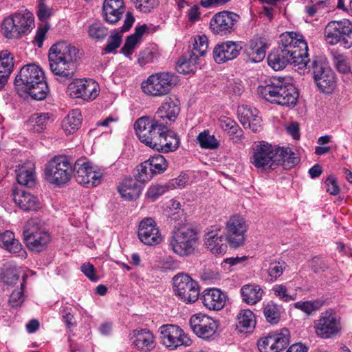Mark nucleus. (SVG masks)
Wrapping results in <instances>:
<instances>
[{
  "mask_svg": "<svg viewBox=\"0 0 352 352\" xmlns=\"http://www.w3.org/2000/svg\"><path fill=\"white\" fill-rule=\"evenodd\" d=\"M103 16L104 20L110 23L115 24L118 22L122 16L124 10H115L113 9L110 8L107 6V8H103Z\"/></svg>",
  "mask_w": 352,
  "mask_h": 352,
  "instance_id": "obj_51",
  "label": "nucleus"
},
{
  "mask_svg": "<svg viewBox=\"0 0 352 352\" xmlns=\"http://www.w3.org/2000/svg\"><path fill=\"white\" fill-rule=\"evenodd\" d=\"M227 132L230 138L234 142H236L241 140L243 135L242 129L239 126V125L236 123Z\"/></svg>",
  "mask_w": 352,
  "mask_h": 352,
  "instance_id": "obj_64",
  "label": "nucleus"
},
{
  "mask_svg": "<svg viewBox=\"0 0 352 352\" xmlns=\"http://www.w3.org/2000/svg\"><path fill=\"white\" fill-rule=\"evenodd\" d=\"M146 161L151 167V170H153L155 175L161 174L167 169L168 162L162 155H154Z\"/></svg>",
  "mask_w": 352,
  "mask_h": 352,
  "instance_id": "obj_41",
  "label": "nucleus"
},
{
  "mask_svg": "<svg viewBox=\"0 0 352 352\" xmlns=\"http://www.w3.org/2000/svg\"><path fill=\"white\" fill-rule=\"evenodd\" d=\"M222 234H219L217 230H211L206 233L205 245L214 254H222L226 252L227 244Z\"/></svg>",
  "mask_w": 352,
  "mask_h": 352,
  "instance_id": "obj_30",
  "label": "nucleus"
},
{
  "mask_svg": "<svg viewBox=\"0 0 352 352\" xmlns=\"http://www.w3.org/2000/svg\"><path fill=\"white\" fill-rule=\"evenodd\" d=\"M236 320V327L240 331L254 328L256 324L254 314L250 309L241 310L237 315Z\"/></svg>",
  "mask_w": 352,
  "mask_h": 352,
  "instance_id": "obj_36",
  "label": "nucleus"
},
{
  "mask_svg": "<svg viewBox=\"0 0 352 352\" xmlns=\"http://www.w3.org/2000/svg\"><path fill=\"white\" fill-rule=\"evenodd\" d=\"M160 330L162 344L170 349H175L180 346H188L192 343L190 338L177 326L163 325Z\"/></svg>",
  "mask_w": 352,
  "mask_h": 352,
  "instance_id": "obj_17",
  "label": "nucleus"
},
{
  "mask_svg": "<svg viewBox=\"0 0 352 352\" xmlns=\"http://www.w3.org/2000/svg\"><path fill=\"white\" fill-rule=\"evenodd\" d=\"M67 92L71 97L91 101L99 94L98 85L92 80L76 79L68 85Z\"/></svg>",
  "mask_w": 352,
  "mask_h": 352,
  "instance_id": "obj_18",
  "label": "nucleus"
},
{
  "mask_svg": "<svg viewBox=\"0 0 352 352\" xmlns=\"http://www.w3.org/2000/svg\"><path fill=\"white\" fill-rule=\"evenodd\" d=\"M34 26V16L30 12H16L6 19L3 31L8 38H18L28 34Z\"/></svg>",
  "mask_w": 352,
  "mask_h": 352,
  "instance_id": "obj_12",
  "label": "nucleus"
},
{
  "mask_svg": "<svg viewBox=\"0 0 352 352\" xmlns=\"http://www.w3.org/2000/svg\"><path fill=\"white\" fill-rule=\"evenodd\" d=\"M197 67L186 55L181 57L177 63V71L184 74L195 72Z\"/></svg>",
  "mask_w": 352,
  "mask_h": 352,
  "instance_id": "obj_47",
  "label": "nucleus"
},
{
  "mask_svg": "<svg viewBox=\"0 0 352 352\" xmlns=\"http://www.w3.org/2000/svg\"><path fill=\"white\" fill-rule=\"evenodd\" d=\"M198 244L199 234L189 226L178 228L169 240L170 249L179 256H188L194 254Z\"/></svg>",
  "mask_w": 352,
  "mask_h": 352,
  "instance_id": "obj_7",
  "label": "nucleus"
},
{
  "mask_svg": "<svg viewBox=\"0 0 352 352\" xmlns=\"http://www.w3.org/2000/svg\"><path fill=\"white\" fill-rule=\"evenodd\" d=\"M50 120V115L47 113H36L32 116L30 121L34 124V129L37 132L43 131Z\"/></svg>",
  "mask_w": 352,
  "mask_h": 352,
  "instance_id": "obj_46",
  "label": "nucleus"
},
{
  "mask_svg": "<svg viewBox=\"0 0 352 352\" xmlns=\"http://www.w3.org/2000/svg\"><path fill=\"white\" fill-rule=\"evenodd\" d=\"M139 41L140 40L133 34L129 36L122 48L123 54L126 56H130L133 53L135 45L139 42Z\"/></svg>",
  "mask_w": 352,
  "mask_h": 352,
  "instance_id": "obj_57",
  "label": "nucleus"
},
{
  "mask_svg": "<svg viewBox=\"0 0 352 352\" xmlns=\"http://www.w3.org/2000/svg\"><path fill=\"white\" fill-rule=\"evenodd\" d=\"M336 65L337 69L343 74H346L350 71L348 59L343 55L339 54L336 57Z\"/></svg>",
  "mask_w": 352,
  "mask_h": 352,
  "instance_id": "obj_59",
  "label": "nucleus"
},
{
  "mask_svg": "<svg viewBox=\"0 0 352 352\" xmlns=\"http://www.w3.org/2000/svg\"><path fill=\"white\" fill-rule=\"evenodd\" d=\"M72 160L66 155H58L52 158L45 167L46 179L58 186L67 183L74 172Z\"/></svg>",
  "mask_w": 352,
  "mask_h": 352,
  "instance_id": "obj_9",
  "label": "nucleus"
},
{
  "mask_svg": "<svg viewBox=\"0 0 352 352\" xmlns=\"http://www.w3.org/2000/svg\"><path fill=\"white\" fill-rule=\"evenodd\" d=\"M131 340L137 349L144 352L151 351L155 346L154 336L146 329L134 330L131 336Z\"/></svg>",
  "mask_w": 352,
  "mask_h": 352,
  "instance_id": "obj_25",
  "label": "nucleus"
},
{
  "mask_svg": "<svg viewBox=\"0 0 352 352\" xmlns=\"http://www.w3.org/2000/svg\"><path fill=\"white\" fill-rule=\"evenodd\" d=\"M244 54L246 62L259 63L265 56V44L258 38H254L245 45Z\"/></svg>",
  "mask_w": 352,
  "mask_h": 352,
  "instance_id": "obj_27",
  "label": "nucleus"
},
{
  "mask_svg": "<svg viewBox=\"0 0 352 352\" xmlns=\"http://www.w3.org/2000/svg\"><path fill=\"white\" fill-rule=\"evenodd\" d=\"M226 239L233 248L242 245L245 240L247 225L245 219L239 215H233L226 223Z\"/></svg>",
  "mask_w": 352,
  "mask_h": 352,
  "instance_id": "obj_19",
  "label": "nucleus"
},
{
  "mask_svg": "<svg viewBox=\"0 0 352 352\" xmlns=\"http://www.w3.org/2000/svg\"><path fill=\"white\" fill-rule=\"evenodd\" d=\"M138 235L139 239L147 245H156L162 241L160 230L152 218H145L140 221Z\"/></svg>",
  "mask_w": 352,
  "mask_h": 352,
  "instance_id": "obj_23",
  "label": "nucleus"
},
{
  "mask_svg": "<svg viewBox=\"0 0 352 352\" xmlns=\"http://www.w3.org/2000/svg\"><path fill=\"white\" fill-rule=\"evenodd\" d=\"M23 236L28 248L36 252L45 250L51 241L50 234L37 218L30 219L25 223Z\"/></svg>",
  "mask_w": 352,
  "mask_h": 352,
  "instance_id": "obj_8",
  "label": "nucleus"
},
{
  "mask_svg": "<svg viewBox=\"0 0 352 352\" xmlns=\"http://www.w3.org/2000/svg\"><path fill=\"white\" fill-rule=\"evenodd\" d=\"M189 324L192 331L198 337L204 339H208L214 335L218 327L216 320L201 314L191 316Z\"/></svg>",
  "mask_w": 352,
  "mask_h": 352,
  "instance_id": "obj_20",
  "label": "nucleus"
},
{
  "mask_svg": "<svg viewBox=\"0 0 352 352\" xmlns=\"http://www.w3.org/2000/svg\"><path fill=\"white\" fill-rule=\"evenodd\" d=\"M179 100L175 96L167 97L158 108L153 118L144 116L137 120H144L151 126H168L175 122L180 111Z\"/></svg>",
  "mask_w": 352,
  "mask_h": 352,
  "instance_id": "obj_13",
  "label": "nucleus"
},
{
  "mask_svg": "<svg viewBox=\"0 0 352 352\" xmlns=\"http://www.w3.org/2000/svg\"><path fill=\"white\" fill-rule=\"evenodd\" d=\"M139 41L140 40L133 34L129 36L122 48L123 54L126 56H130L133 53L135 45L139 42Z\"/></svg>",
  "mask_w": 352,
  "mask_h": 352,
  "instance_id": "obj_56",
  "label": "nucleus"
},
{
  "mask_svg": "<svg viewBox=\"0 0 352 352\" xmlns=\"http://www.w3.org/2000/svg\"><path fill=\"white\" fill-rule=\"evenodd\" d=\"M311 69L314 81L323 93L331 94L336 87V74L321 60H314Z\"/></svg>",
  "mask_w": 352,
  "mask_h": 352,
  "instance_id": "obj_15",
  "label": "nucleus"
},
{
  "mask_svg": "<svg viewBox=\"0 0 352 352\" xmlns=\"http://www.w3.org/2000/svg\"><path fill=\"white\" fill-rule=\"evenodd\" d=\"M200 146L206 149H216L219 146V142L214 135H210L208 131L201 132L197 137Z\"/></svg>",
  "mask_w": 352,
  "mask_h": 352,
  "instance_id": "obj_39",
  "label": "nucleus"
},
{
  "mask_svg": "<svg viewBox=\"0 0 352 352\" xmlns=\"http://www.w3.org/2000/svg\"><path fill=\"white\" fill-rule=\"evenodd\" d=\"M325 184L327 187V191L331 195H336L339 193L340 188L338 186L336 179L333 176H329L325 181Z\"/></svg>",
  "mask_w": 352,
  "mask_h": 352,
  "instance_id": "obj_61",
  "label": "nucleus"
},
{
  "mask_svg": "<svg viewBox=\"0 0 352 352\" xmlns=\"http://www.w3.org/2000/svg\"><path fill=\"white\" fill-rule=\"evenodd\" d=\"M137 171L138 173L135 175V177L141 183L149 181L155 175V173L151 170V167L146 160L142 162L137 167Z\"/></svg>",
  "mask_w": 352,
  "mask_h": 352,
  "instance_id": "obj_43",
  "label": "nucleus"
},
{
  "mask_svg": "<svg viewBox=\"0 0 352 352\" xmlns=\"http://www.w3.org/2000/svg\"><path fill=\"white\" fill-rule=\"evenodd\" d=\"M122 42V36L119 33L111 34L108 39L104 50L106 53H112L120 46Z\"/></svg>",
  "mask_w": 352,
  "mask_h": 352,
  "instance_id": "obj_54",
  "label": "nucleus"
},
{
  "mask_svg": "<svg viewBox=\"0 0 352 352\" xmlns=\"http://www.w3.org/2000/svg\"><path fill=\"white\" fill-rule=\"evenodd\" d=\"M272 291L277 298L284 302H289L295 300V297L288 294L287 287L283 284L274 285L272 288Z\"/></svg>",
  "mask_w": 352,
  "mask_h": 352,
  "instance_id": "obj_50",
  "label": "nucleus"
},
{
  "mask_svg": "<svg viewBox=\"0 0 352 352\" xmlns=\"http://www.w3.org/2000/svg\"><path fill=\"white\" fill-rule=\"evenodd\" d=\"M257 92L266 101L288 108H293L298 98L295 86L280 77L265 80L258 87Z\"/></svg>",
  "mask_w": 352,
  "mask_h": 352,
  "instance_id": "obj_5",
  "label": "nucleus"
},
{
  "mask_svg": "<svg viewBox=\"0 0 352 352\" xmlns=\"http://www.w3.org/2000/svg\"><path fill=\"white\" fill-rule=\"evenodd\" d=\"M178 83V76L175 74L164 72L150 75L142 82V89L148 96L162 97L170 93Z\"/></svg>",
  "mask_w": 352,
  "mask_h": 352,
  "instance_id": "obj_10",
  "label": "nucleus"
},
{
  "mask_svg": "<svg viewBox=\"0 0 352 352\" xmlns=\"http://www.w3.org/2000/svg\"><path fill=\"white\" fill-rule=\"evenodd\" d=\"M138 182L135 177L125 179L118 187L120 195L128 200L136 199L142 190V186Z\"/></svg>",
  "mask_w": 352,
  "mask_h": 352,
  "instance_id": "obj_32",
  "label": "nucleus"
},
{
  "mask_svg": "<svg viewBox=\"0 0 352 352\" xmlns=\"http://www.w3.org/2000/svg\"><path fill=\"white\" fill-rule=\"evenodd\" d=\"M82 116L78 109L72 111L62 121V128L67 135L74 133L80 126Z\"/></svg>",
  "mask_w": 352,
  "mask_h": 352,
  "instance_id": "obj_34",
  "label": "nucleus"
},
{
  "mask_svg": "<svg viewBox=\"0 0 352 352\" xmlns=\"http://www.w3.org/2000/svg\"><path fill=\"white\" fill-rule=\"evenodd\" d=\"M188 181V178L187 175H179L178 177L175 178L174 179H172L168 186V188L171 187L173 188H182L186 186Z\"/></svg>",
  "mask_w": 352,
  "mask_h": 352,
  "instance_id": "obj_62",
  "label": "nucleus"
},
{
  "mask_svg": "<svg viewBox=\"0 0 352 352\" xmlns=\"http://www.w3.org/2000/svg\"><path fill=\"white\" fill-rule=\"evenodd\" d=\"M239 16L232 12L222 11L214 14L210 22V28L215 34L226 35L232 32Z\"/></svg>",
  "mask_w": 352,
  "mask_h": 352,
  "instance_id": "obj_22",
  "label": "nucleus"
},
{
  "mask_svg": "<svg viewBox=\"0 0 352 352\" xmlns=\"http://www.w3.org/2000/svg\"><path fill=\"white\" fill-rule=\"evenodd\" d=\"M227 296L220 289L211 288L206 289L202 294L203 305L210 310L219 311L226 305Z\"/></svg>",
  "mask_w": 352,
  "mask_h": 352,
  "instance_id": "obj_26",
  "label": "nucleus"
},
{
  "mask_svg": "<svg viewBox=\"0 0 352 352\" xmlns=\"http://www.w3.org/2000/svg\"><path fill=\"white\" fill-rule=\"evenodd\" d=\"M80 58L78 48L66 41L56 42L48 52L50 69L59 82L73 78Z\"/></svg>",
  "mask_w": 352,
  "mask_h": 352,
  "instance_id": "obj_2",
  "label": "nucleus"
},
{
  "mask_svg": "<svg viewBox=\"0 0 352 352\" xmlns=\"http://www.w3.org/2000/svg\"><path fill=\"white\" fill-rule=\"evenodd\" d=\"M241 294L243 300L252 305L261 300L264 292L258 285L248 284L241 287Z\"/></svg>",
  "mask_w": 352,
  "mask_h": 352,
  "instance_id": "obj_33",
  "label": "nucleus"
},
{
  "mask_svg": "<svg viewBox=\"0 0 352 352\" xmlns=\"http://www.w3.org/2000/svg\"><path fill=\"white\" fill-rule=\"evenodd\" d=\"M0 65L2 70L0 73L9 78L14 67V56L8 50H3L0 52Z\"/></svg>",
  "mask_w": 352,
  "mask_h": 352,
  "instance_id": "obj_40",
  "label": "nucleus"
},
{
  "mask_svg": "<svg viewBox=\"0 0 352 352\" xmlns=\"http://www.w3.org/2000/svg\"><path fill=\"white\" fill-rule=\"evenodd\" d=\"M134 129L140 141L153 150L162 153L175 151L179 146V138L167 126H151L144 120H136Z\"/></svg>",
  "mask_w": 352,
  "mask_h": 352,
  "instance_id": "obj_3",
  "label": "nucleus"
},
{
  "mask_svg": "<svg viewBox=\"0 0 352 352\" xmlns=\"http://www.w3.org/2000/svg\"><path fill=\"white\" fill-rule=\"evenodd\" d=\"M263 313L266 320L270 324H277L280 320V309L278 306L272 301L264 305Z\"/></svg>",
  "mask_w": 352,
  "mask_h": 352,
  "instance_id": "obj_37",
  "label": "nucleus"
},
{
  "mask_svg": "<svg viewBox=\"0 0 352 352\" xmlns=\"http://www.w3.org/2000/svg\"><path fill=\"white\" fill-rule=\"evenodd\" d=\"M19 279V275L15 268L6 270L3 277V281L6 285H14Z\"/></svg>",
  "mask_w": 352,
  "mask_h": 352,
  "instance_id": "obj_58",
  "label": "nucleus"
},
{
  "mask_svg": "<svg viewBox=\"0 0 352 352\" xmlns=\"http://www.w3.org/2000/svg\"><path fill=\"white\" fill-rule=\"evenodd\" d=\"M308 45L300 34L286 32L280 36L278 47L267 57L268 65L275 71L284 69L288 64L306 67L309 62Z\"/></svg>",
  "mask_w": 352,
  "mask_h": 352,
  "instance_id": "obj_1",
  "label": "nucleus"
},
{
  "mask_svg": "<svg viewBox=\"0 0 352 352\" xmlns=\"http://www.w3.org/2000/svg\"><path fill=\"white\" fill-rule=\"evenodd\" d=\"M52 15V10L43 3H40L37 10V16L39 20L45 21Z\"/></svg>",
  "mask_w": 352,
  "mask_h": 352,
  "instance_id": "obj_63",
  "label": "nucleus"
},
{
  "mask_svg": "<svg viewBox=\"0 0 352 352\" xmlns=\"http://www.w3.org/2000/svg\"><path fill=\"white\" fill-rule=\"evenodd\" d=\"M272 335L275 352H279L288 346L290 333L287 329H282L280 332L272 333Z\"/></svg>",
  "mask_w": 352,
  "mask_h": 352,
  "instance_id": "obj_38",
  "label": "nucleus"
},
{
  "mask_svg": "<svg viewBox=\"0 0 352 352\" xmlns=\"http://www.w3.org/2000/svg\"><path fill=\"white\" fill-rule=\"evenodd\" d=\"M27 277V275L23 276V282L21 283V288L19 289L13 291L12 293L11 294L9 298V302L12 307L20 306L23 302L25 300V296L23 294V288L25 286V282Z\"/></svg>",
  "mask_w": 352,
  "mask_h": 352,
  "instance_id": "obj_44",
  "label": "nucleus"
},
{
  "mask_svg": "<svg viewBox=\"0 0 352 352\" xmlns=\"http://www.w3.org/2000/svg\"><path fill=\"white\" fill-rule=\"evenodd\" d=\"M89 35L96 39L104 38L108 33L107 29L100 23H95L89 28Z\"/></svg>",
  "mask_w": 352,
  "mask_h": 352,
  "instance_id": "obj_49",
  "label": "nucleus"
},
{
  "mask_svg": "<svg viewBox=\"0 0 352 352\" xmlns=\"http://www.w3.org/2000/svg\"><path fill=\"white\" fill-rule=\"evenodd\" d=\"M274 342L272 333H269L267 336L261 338L258 341V349L261 352H275Z\"/></svg>",
  "mask_w": 352,
  "mask_h": 352,
  "instance_id": "obj_48",
  "label": "nucleus"
},
{
  "mask_svg": "<svg viewBox=\"0 0 352 352\" xmlns=\"http://www.w3.org/2000/svg\"><path fill=\"white\" fill-rule=\"evenodd\" d=\"M286 264L284 262H274L271 263L268 268V274L272 280H275L280 277L285 269Z\"/></svg>",
  "mask_w": 352,
  "mask_h": 352,
  "instance_id": "obj_52",
  "label": "nucleus"
},
{
  "mask_svg": "<svg viewBox=\"0 0 352 352\" xmlns=\"http://www.w3.org/2000/svg\"><path fill=\"white\" fill-rule=\"evenodd\" d=\"M242 46L239 43L226 41L217 44L213 50V58L217 63H222L236 58Z\"/></svg>",
  "mask_w": 352,
  "mask_h": 352,
  "instance_id": "obj_24",
  "label": "nucleus"
},
{
  "mask_svg": "<svg viewBox=\"0 0 352 352\" xmlns=\"http://www.w3.org/2000/svg\"><path fill=\"white\" fill-rule=\"evenodd\" d=\"M74 172L76 171V180L82 185L96 186L100 184L102 175L94 170L89 162L78 160L74 164Z\"/></svg>",
  "mask_w": 352,
  "mask_h": 352,
  "instance_id": "obj_21",
  "label": "nucleus"
},
{
  "mask_svg": "<svg viewBox=\"0 0 352 352\" xmlns=\"http://www.w3.org/2000/svg\"><path fill=\"white\" fill-rule=\"evenodd\" d=\"M0 246L12 254L21 253L22 257L27 255L19 240L14 238V234L10 230L0 233Z\"/></svg>",
  "mask_w": 352,
  "mask_h": 352,
  "instance_id": "obj_31",
  "label": "nucleus"
},
{
  "mask_svg": "<svg viewBox=\"0 0 352 352\" xmlns=\"http://www.w3.org/2000/svg\"><path fill=\"white\" fill-rule=\"evenodd\" d=\"M251 163L262 170L274 168V166L283 165L285 168L298 164L299 160L290 148L275 147L265 142H258L253 146Z\"/></svg>",
  "mask_w": 352,
  "mask_h": 352,
  "instance_id": "obj_4",
  "label": "nucleus"
},
{
  "mask_svg": "<svg viewBox=\"0 0 352 352\" xmlns=\"http://www.w3.org/2000/svg\"><path fill=\"white\" fill-rule=\"evenodd\" d=\"M13 200L19 207L25 210H36L39 207L38 198L22 190H13Z\"/></svg>",
  "mask_w": 352,
  "mask_h": 352,
  "instance_id": "obj_29",
  "label": "nucleus"
},
{
  "mask_svg": "<svg viewBox=\"0 0 352 352\" xmlns=\"http://www.w3.org/2000/svg\"><path fill=\"white\" fill-rule=\"evenodd\" d=\"M324 38L329 45L339 44L344 49L352 47V23L348 19L332 21L324 30Z\"/></svg>",
  "mask_w": 352,
  "mask_h": 352,
  "instance_id": "obj_11",
  "label": "nucleus"
},
{
  "mask_svg": "<svg viewBox=\"0 0 352 352\" xmlns=\"http://www.w3.org/2000/svg\"><path fill=\"white\" fill-rule=\"evenodd\" d=\"M157 54L153 50L146 48L143 51L140 52L138 55V62L142 67L147 63H150L154 61L157 58Z\"/></svg>",
  "mask_w": 352,
  "mask_h": 352,
  "instance_id": "obj_53",
  "label": "nucleus"
},
{
  "mask_svg": "<svg viewBox=\"0 0 352 352\" xmlns=\"http://www.w3.org/2000/svg\"><path fill=\"white\" fill-rule=\"evenodd\" d=\"M193 47L186 54L195 67L200 63L201 58L204 56L208 49V38L206 35H197L194 37Z\"/></svg>",
  "mask_w": 352,
  "mask_h": 352,
  "instance_id": "obj_28",
  "label": "nucleus"
},
{
  "mask_svg": "<svg viewBox=\"0 0 352 352\" xmlns=\"http://www.w3.org/2000/svg\"><path fill=\"white\" fill-rule=\"evenodd\" d=\"M168 189V186L166 185H152L148 188L146 192V197L154 201L156 199H157L160 196L164 194Z\"/></svg>",
  "mask_w": 352,
  "mask_h": 352,
  "instance_id": "obj_55",
  "label": "nucleus"
},
{
  "mask_svg": "<svg viewBox=\"0 0 352 352\" xmlns=\"http://www.w3.org/2000/svg\"><path fill=\"white\" fill-rule=\"evenodd\" d=\"M44 72L35 64H28L21 67L16 75L14 85L18 91L28 93L33 99L42 100L48 92Z\"/></svg>",
  "mask_w": 352,
  "mask_h": 352,
  "instance_id": "obj_6",
  "label": "nucleus"
},
{
  "mask_svg": "<svg viewBox=\"0 0 352 352\" xmlns=\"http://www.w3.org/2000/svg\"><path fill=\"white\" fill-rule=\"evenodd\" d=\"M316 335L321 338L328 339L336 337L342 330L340 318L331 311L322 313L314 323Z\"/></svg>",
  "mask_w": 352,
  "mask_h": 352,
  "instance_id": "obj_16",
  "label": "nucleus"
},
{
  "mask_svg": "<svg viewBox=\"0 0 352 352\" xmlns=\"http://www.w3.org/2000/svg\"><path fill=\"white\" fill-rule=\"evenodd\" d=\"M16 172L17 182L28 188H32L36 184V175L32 168H26L24 166H19Z\"/></svg>",
  "mask_w": 352,
  "mask_h": 352,
  "instance_id": "obj_35",
  "label": "nucleus"
},
{
  "mask_svg": "<svg viewBox=\"0 0 352 352\" xmlns=\"http://www.w3.org/2000/svg\"><path fill=\"white\" fill-rule=\"evenodd\" d=\"M237 113L239 120L243 126L250 125V122L258 117L257 110L248 105L239 107Z\"/></svg>",
  "mask_w": 352,
  "mask_h": 352,
  "instance_id": "obj_42",
  "label": "nucleus"
},
{
  "mask_svg": "<svg viewBox=\"0 0 352 352\" xmlns=\"http://www.w3.org/2000/svg\"><path fill=\"white\" fill-rule=\"evenodd\" d=\"M80 269L83 274L91 281L96 282L98 280V276L95 274L94 266L90 263L82 264Z\"/></svg>",
  "mask_w": 352,
  "mask_h": 352,
  "instance_id": "obj_60",
  "label": "nucleus"
},
{
  "mask_svg": "<svg viewBox=\"0 0 352 352\" xmlns=\"http://www.w3.org/2000/svg\"><path fill=\"white\" fill-rule=\"evenodd\" d=\"M322 305V303L320 300L315 301H306L302 302L299 301L294 304V307L296 309H298L308 315L311 314L312 312L318 310Z\"/></svg>",
  "mask_w": 352,
  "mask_h": 352,
  "instance_id": "obj_45",
  "label": "nucleus"
},
{
  "mask_svg": "<svg viewBox=\"0 0 352 352\" xmlns=\"http://www.w3.org/2000/svg\"><path fill=\"white\" fill-rule=\"evenodd\" d=\"M174 292L186 303H192L197 300L199 295L198 283L186 274H178L173 277Z\"/></svg>",
  "mask_w": 352,
  "mask_h": 352,
  "instance_id": "obj_14",
  "label": "nucleus"
}]
</instances>
